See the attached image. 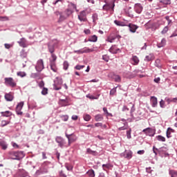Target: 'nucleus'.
Here are the masks:
<instances>
[{
  "mask_svg": "<svg viewBox=\"0 0 177 177\" xmlns=\"http://www.w3.org/2000/svg\"><path fill=\"white\" fill-rule=\"evenodd\" d=\"M105 4L102 7L103 10H106V12H109V10H111V12H114V6L115 4L114 3V0H110L107 1V0L104 1Z\"/></svg>",
  "mask_w": 177,
  "mask_h": 177,
  "instance_id": "1",
  "label": "nucleus"
},
{
  "mask_svg": "<svg viewBox=\"0 0 177 177\" xmlns=\"http://www.w3.org/2000/svg\"><path fill=\"white\" fill-rule=\"evenodd\" d=\"M10 156L12 160H21L24 157V152L23 151H11Z\"/></svg>",
  "mask_w": 177,
  "mask_h": 177,
  "instance_id": "2",
  "label": "nucleus"
},
{
  "mask_svg": "<svg viewBox=\"0 0 177 177\" xmlns=\"http://www.w3.org/2000/svg\"><path fill=\"white\" fill-rule=\"evenodd\" d=\"M4 81V84L7 86H11V88L16 86V82H15V80L12 77H5Z\"/></svg>",
  "mask_w": 177,
  "mask_h": 177,
  "instance_id": "3",
  "label": "nucleus"
},
{
  "mask_svg": "<svg viewBox=\"0 0 177 177\" xmlns=\"http://www.w3.org/2000/svg\"><path fill=\"white\" fill-rule=\"evenodd\" d=\"M132 151L125 150L124 152L120 153V157L127 158V160H131V158H132Z\"/></svg>",
  "mask_w": 177,
  "mask_h": 177,
  "instance_id": "4",
  "label": "nucleus"
},
{
  "mask_svg": "<svg viewBox=\"0 0 177 177\" xmlns=\"http://www.w3.org/2000/svg\"><path fill=\"white\" fill-rule=\"evenodd\" d=\"M55 141L62 149H63V147H66V140H64L63 138L57 136L55 138Z\"/></svg>",
  "mask_w": 177,
  "mask_h": 177,
  "instance_id": "5",
  "label": "nucleus"
},
{
  "mask_svg": "<svg viewBox=\"0 0 177 177\" xmlns=\"http://www.w3.org/2000/svg\"><path fill=\"white\" fill-rule=\"evenodd\" d=\"M63 84V80L61 79V77H56V79L54 80V89L55 91H59L62 89L61 87H57L56 85H62Z\"/></svg>",
  "mask_w": 177,
  "mask_h": 177,
  "instance_id": "6",
  "label": "nucleus"
},
{
  "mask_svg": "<svg viewBox=\"0 0 177 177\" xmlns=\"http://www.w3.org/2000/svg\"><path fill=\"white\" fill-rule=\"evenodd\" d=\"M78 19L80 21H87L88 19H86V11L83 10L80 12V14L78 15Z\"/></svg>",
  "mask_w": 177,
  "mask_h": 177,
  "instance_id": "7",
  "label": "nucleus"
},
{
  "mask_svg": "<svg viewBox=\"0 0 177 177\" xmlns=\"http://www.w3.org/2000/svg\"><path fill=\"white\" fill-rule=\"evenodd\" d=\"M142 132H145V133L148 136H154L156 134V131L151 128L145 129L142 130Z\"/></svg>",
  "mask_w": 177,
  "mask_h": 177,
  "instance_id": "8",
  "label": "nucleus"
},
{
  "mask_svg": "<svg viewBox=\"0 0 177 177\" xmlns=\"http://www.w3.org/2000/svg\"><path fill=\"white\" fill-rule=\"evenodd\" d=\"M23 106H24V102H19L16 107V113L18 115H21L23 114V112L21 111V109H23Z\"/></svg>",
  "mask_w": 177,
  "mask_h": 177,
  "instance_id": "9",
  "label": "nucleus"
},
{
  "mask_svg": "<svg viewBox=\"0 0 177 177\" xmlns=\"http://www.w3.org/2000/svg\"><path fill=\"white\" fill-rule=\"evenodd\" d=\"M66 137L67 138L68 141V146H70L71 143H73V142H75V140H77V137L73 134H66Z\"/></svg>",
  "mask_w": 177,
  "mask_h": 177,
  "instance_id": "10",
  "label": "nucleus"
},
{
  "mask_svg": "<svg viewBox=\"0 0 177 177\" xmlns=\"http://www.w3.org/2000/svg\"><path fill=\"white\" fill-rule=\"evenodd\" d=\"M43 68H44V61L42 59H39L37 61V65L35 66V69L37 71H41Z\"/></svg>",
  "mask_w": 177,
  "mask_h": 177,
  "instance_id": "11",
  "label": "nucleus"
},
{
  "mask_svg": "<svg viewBox=\"0 0 177 177\" xmlns=\"http://www.w3.org/2000/svg\"><path fill=\"white\" fill-rule=\"evenodd\" d=\"M134 10L136 13H138V15H140L143 10V6H142V4L140 3H136L134 6Z\"/></svg>",
  "mask_w": 177,
  "mask_h": 177,
  "instance_id": "12",
  "label": "nucleus"
},
{
  "mask_svg": "<svg viewBox=\"0 0 177 177\" xmlns=\"http://www.w3.org/2000/svg\"><path fill=\"white\" fill-rule=\"evenodd\" d=\"M73 13V11L68 10V14L60 13L59 14V21H63V20H66V18L70 16Z\"/></svg>",
  "mask_w": 177,
  "mask_h": 177,
  "instance_id": "13",
  "label": "nucleus"
},
{
  "mask_svg": "<svg viewBox=\"0 0 177 177\" xmlns=\"http://www.w3.org/2000/svg\"><path fill=\"white\" fill-rule=\"evenodd\" d=\"M14 177H26V171L24 169H19L14 175Z\"/></svg>",
  "mask_w": 177,
  "mask_h": 177,
  "instance_id": "14",
  "label": "nucleus"
},
{
  "mask_svg": "<svg viewBox=\"0 0 177 177\" xmlns=\"http://www.w3.org/2000/svg\"><path fill=\"white\" fill-rule=\"evenodd\" d=\"M18 44L22 48H27V40L25 38L20 39V40L18 41Z\"/></svg>",
  "mask_w": 177,
  "mask_h": 177,
  "instance_id": "15",
  "label": "nucleus"
},
{
  "mask_svg": "<svg viewBox=\"0 0 177 177\" xmlns=\"http://www.w3.org/2000/svg\"><path fill=\"white\" fill-rule=\"evenodd\" d=\"M128 26L131 32H136V30L139 28V26L132 24H129Z\"/></svg>",
  "mask_w": 177,
  "mask_h": 177,
  "instance_id": "16",
  "label": "nucleus"
},
{
  "mask_svg": "<svg viewBox=\"0 0 177 177\" xmlns=\"http://www.w3.org/2000/svg\"><path fill=\"white\" fill-rule=\"evenodd\" d=\"M131 61V64H133V66H138L139 64V58L136 55H133Z\"/></svg>",
  "mask_w": 177,
  "mask_h": 177,
  "instance_id": "17",
  "label": "nucleus"
},
{
  "mask_svg": "<svg viewBox=\"0 0 177 177\" xmlns=\"http://www.w3.org/2000/svg\"><path fill=\"white\" fill-rule=\"evenodd\" d=\"M109 52L113 54H115L118 52H121V50L117 48L115 46H113L109 48Z\"/></svg>",
  "mask_w": 177,
  "mask_h": 177,
  "instance_id": "18",
  "label": "nucleus"
},
{
  "mask_svg": "<svg viewBox=\"0 0 177 177\" xmlns=\"http://www.w3.org/2000/svg\"><path fill=\"white\" fill-rule=\"evenodd\" d=\"M4 97L7 102H12L13 100V95L10 93H6Z\"/></svg>",
  "mask_w": 177,
  "mask_h": 177,
  "instance_id": "19",
  "label": "nucleus"
},
{
  "mask_svg": "<svg viewBox=\"0 0 177 177\" xmlns=\"http://www.w3.org/2000/svg\"><path fill=\"white\" fill-rule=\"evenodd\" d=\"M152 60H154V54L153 53L147 55L145 58V62H151Z\"/></svg>",
  "mask_w": 177,
  "mask_h": 177,
  "instance_id": "20",
  "label": "nucleus"
},
{
  "mask_svg": "<svg viewBox=\"0 0 177 177\" xmlns=\"http://www.w3.org/2000/svg\"><path fill=\"white\" fill-rule=\"evenodd\" d=\"M151 104L152 106V107H157V97H151Z\"/></svg>",
  "mask_w": 177,
  "mask_h": 177,
  "instance_id": "21",
  "label": "nucleus"
},
{
  "mask_svg": "<svg viewBox=\"0 0 177 177\" xmlns=\"http://www.w3.org/2000/svg\"><path fill=\"white\" fill-rule=\"evenodd\" d=\"M0 146L2 150H6V149H8V144L6 142L3 141V140L0 139Z\"/></svg>",
  "mask_w": 177,
  "mask_h": 177,
  "instance_id": "22",
  "label": "nucleus"
},
{
  "mask_svg": "<svg viewBox=\"0 0 177 177\" xmlns=\"http://www.w3.org/2000/svg\"><path fill=\"white\" fill-rule=\"evenodd\" d=\"M93 48H89L88 47H84L82 48V53H91V52H93Z\"/></svg>",
  "mask_w": 177,
  "mask_h": 177,
  "instance_id": "23",
  "label": "nucleus"
},
{
  "mask_svg": "<svg viewBox=\"0 0 177 177\" xmlns=\"http://www.w3.org/2000/svg\"><path fill=\"white\" fill-rule=\"evenodd\" d=\"M57 57L55 54H51V58L50 59V64H56Z\"/></svg>",
  "mask_w": 177,
  "mask_h": 177,
  "instance_id": "24",
  "label": "nucleus"
},
{
  "mask_svg": "<svg viewBox=\"0 0 177 177\" xmlns=\"http://www.w3.org/2000/svg\"><path fill=\"white\" fill-rule=\"evenodd\" d=\"M59 104L63 107H65L66 106H68V101H67V100H60Z\"/></svg>",
  "mask_w": 177,
  "mask_h": 177,
  "instance_id": "25",
  "label": "nucleus"
},
{
  "mask_svg": "<svg viewBox=\"0 0 177 177\" xmlns=\"http://www.w3.org/2000/svg\"><path fill=\"white\" fill-rule=\"evenodd\" d=\"M89 42H96L97 41V35H93L88 38Z\"/></svg>",
  "mask_w": 177,
  "mask_h": 177,
  "instance_id": "26",
  "label": "nucleus"
},
{
  "mask_svg": "<svg viewBox=\"0 0 177 177\" xmlns=\"http://www.w3.org/2000/svg\"><path fill=\"white\" fill-rule=\"evenodd\" d=\"M86 152L88 153V154H92L93 156H97V152L95 151H93L92 149H91V148H88L86 149Z\"/></svg>",
  "mask_w": 177,
  "mask_h": 177,
  "instance_id": "27",
  "label": "nucleus"
},
{
  "mask_svg": "<svg viewBox=\"0 0 177 177\" xmlns=\"http://www.w3.org/2000/svg\"><path fill=\"white\" fill-rule=\"evenodd\" d=\"M86 97H88V98L90 99L91 100H97V99H99V95L95 96V95H93L88 94V95H86Z\"/></svg>",
  "mask_w": 177,
  "mask_h": 177,
  "instance_id": "28",
  "label": "nucleus"
},
{
  "mask_svg": "<svg viewBox=\"0 0 177 177\" xmlns=\"http://www.w3.org/2000/svg\"><path fill=\"white\" fill-rule=\"evenodd\" d=\"M95 120L97 122L103 121V115H100V114L96 115L95 116Z\"/></svg>",
  "mask_w": 177,
  "mask_h": 177,
  "instance_id": "29",
  "label": "nucleus"
},
{
  "mask_svg": "<svg viewBox=\"0 0 177 177\" xmlns=\"http://www.w3.org/2000/svg\"><path fill=\"white\" fill-rule=\"evenodd\" d=\"M115 40V37L113 36V35H110L107 37L106 41L108 42H110L111 44H112V42H114V41Z\"/></svg>",
  "mask_w": 177,
  "mask_h": 177,
  "instance_id": "30",
  "label": "nucleus"
},
{
  "mask_svg": "<svg viewBox=\"0 0 177 177\" xmlns=\"http://www.w3.org/2000/svg\"><path fill=\"white\" fill-rule=\"evenodd\" d=\"M166 42L167 40H165V39H162L161 42L158 44V48H162L163 46H165Z\"/></svg>",
  "mask_w": 177,
  "mask_h": 177,
  "instance_id": "31",
  "label": "nucleus"
},
{
  "mask_svg": "<svg viewBox=\"0 0 177 177\" xmlns=\"http://www.w3.org/2000/svg\"><path fill=\"white\" fill-rule=\"evenodd\" d=\"M169 174L171 176V177H177L176 170H169Z\"/></svg>",
  "mask_w": 177,
  "mask_h": 177,
  "instance_id": "32",
  "label": "nucleus"
},
{
  "mask_svg": "<svg viewBox=\"0 0 177 177\" xmlns=\"http://www.w3.org/2000/svg\"><path fill=\"white\" fill-rule=\"evenodd\" d=\"M83 118L84 121L88 122V121H91V119L92 118V117L89 114H84L83 115Z\"/></svg>",
  "mask_w": 177,
  "mask_h": 177,
  "instance_id": "33",
  "label": "nucleus"
},
{
  "mask_svg": "<svg viewBox=\"0 0 177 177\" xmlns=\"http://www.w3.org/2000/svg\"><path fill=\"white\" fill-rule=\"evenodd\" d=\"M1 115L3 117H10V115H12V112H10L9 111H6L5 112H1Z\"/></svg>",
  "mask_w": 177,
  "mask_h": 177,
  "instance_id": "34",
  "label": "nucleus"
},
{
  "mask_svg": "<svg viewBox=\"0 0 177 177\" xmlns=\"http://www.w3.org/2000/svg\"><path fill=\"white\" fill-rule=\"evenodd\" d=\"M86 174L89 177H95V171L93 169L88 170Z\"/></svg>",
  "mask_w": 177,
  "mask_h": 177,
  "instance_id": "35",
  "label": "nucleus"
},
{
  "mask_svg": "<svg viewBox=\"0 0 177 177\" xmlns=\"http://www.w3.org/2000/svg\"><path fill=\"white\" fill-rule=\"evenodd\" d=\"M50 68L54 73L57 71V67H56V64H50Z\"/></svg>",
  "mask_w": 177,
  "mask_h": 177,
  "instance_id": "36",
  "label": "nucleus"
},
{
  "mask_svg": "<svg viewBox=\"0 0 177 177\" xmlns=\"http://www.w3.org/2000/svg\"><path fill=\"white\" fill-rule=\"evenodd\" d=\"M114 23H115V24H116V26H120L121 27H124V26H125V24H124V22H122L121 21L115 20Z\"/></svg>",
  "mask_w": 177,
  "mask_h": 177,
  "instance_id": "37",
  "label": "nucleus"
},
{
  "mask_svg": "<svg viewBox=\"0 0 177 177\" xmlns=\"http://www.w3.org/2000/svg\"><path fill=\"white\" fill-rule=\"evenodd\" d=\"M124 127H121L118 128V131H125V129H128V122L124 124Z\"/></svg>",
  "mask_w": 177,
  "mask_h": 177,
  "instance_id": "38",
  "label": "nucleus"
},
{
  "mask_svg": "<svg viewBox=\"0 0 177 177\" xmlns=\"http://www.w3.org/2000/svg\"><path fill=\"white\" fill-rule=\"evenodd\" d=\"M113 80L115 82H121V77L118 75H114Z\"/></svg>",
  "mask_w": 177,
  "mask_h": 177,
  "instance_id": "39",
  "label": "nucleus"
},
{
  "mask_svg": "<svg viewBox=\"0 0 177 177\" xmlns=\"http://www.w3.org/2000/svg\"><path fill=\"white\" fill-rule=\"evenodd\" d=\"M131 132H132V129L131 128H129L127 131V139H131L132 138V136H131Z\"/></svg>",
  "mask_w": 177,
  "mask_h": 177,
  "instance_id": "40",
  "label": "nucleus"
},
{
  "mask_svg": "<svg viewBox=\"0 0 177 177\" xmlns=\"http://www.w3.org/2000/svg\"><path fill=\"white\" fill-rule=\"evenodd\" d=\"M10 123L9 120H2L1 122V127H6L8 124Z\"/></svg>",
  "mask_w": 177,
  "mask_h": 177,
  "instance_id": "41",
  "label": "nucleus"
},
{
  "mask_svg": "<svg viewBox=\"0 0 177 177\" xmlns=\"http://www.w3.org/2000/svg\"><path fill=\"white\" fill-rule=\"evenodd\" d=\"M102 168H103L104 171H106V169H109L111 168V165L110 163L102 165Z\"/></svg>",
  "mask_w": 177,
  "mask_h": 177,
  "instance_id": "42",
  "label": "nucleus"
},
{
  "mask_svg": "<svg viewBox=\"0 0 177 177\" xmlns=\"http://www.w3.org/2000/svg\"><path fill=\"white\" fill-rule=\"evenodd\" d=\"M171 132H174V129L169 127L167 131V138H171Z\"/></svg>",
  "mask_w": 177,
  "mask_h": 177,
  "instance_id": "43",
  "label": "nucleus"
},
{
  "mask_svg": "<svg viewBox=\"0 0 177 177\" xmlns=\"http://www.w3.org/2000/svg\"><path fill=\"white\" fill-rule=\"evenodd\" d=\"M156 139L159 142H165V138L162 136H156Z\"/></svg>",
  "mask_w": 177,
  "mask_h": 177,
  "instance_id": "44",
  "label": "nucleus"
},
{
  "mask_svg": "<svg viewBox=\"0 0 177 177\" xmlns=\"http://www.w3.org/2000/svg\"><path fill=\"white\" fill-rule=\"evenodd\" d=\"M48 50L51 55L53 54L55 52V47H53V46L48 45Z\"/></svg>",
  "mask_w": 177,
  "mask_h": 177,
  "instance_id": "45",
  "label": "nucleus"
},
{
  "mask_svg": "<svg viewBox=\"0 0 177 177\" xmlns=\"http://www.w3.org/2000/svg\"><path fill=\"white\" fill-rule=\"evenodd\" d=\"M18 77H21V78H23L24 77H26V75H27V74H26V72H18L17 73Z\"/></svg>",
  "mask_w": 177,
  "mask_h": 177,
  "instance_id": "46",
  "label": "nucleus"
},
{
  "mask_svg": "<svg viewBox=\"0 0 177 177\" xmlns=\"http://www.w3.org/2000/svg\"><path fill=\"white\" fill-rule=\"evenodd\" d=\"M41 95H43L44 96L48 95V88L43 87V89L41 91Z\"/></svg>",
  "mask_w": 177,
  "mask_h": 177,
  "instance_id": "47",
  "label": "nucleus"
},
{
  "mask_svg": "<svg viewBox=\"0 0 177 177\" xmlns=\"http://www.w3.org/2000/svg\"><path fill=\"white\" fill-rule=\"evenodd\" d=\"M115 92H117V87L112 88L110 91V95L111 96H114V94L115 93Z\"/></svg>",
  "mask_w": 177,
  "mask_h": 177,
  "instance_id": "48",
  "label": "nucleus"
},
{
  "mask_svg": "<svg viewBox=\"0 0 177 177\" xmlns=\"http://www.w3.org/2000/svg\"><path fill=\"white\" fill-rule=\"evenodd\" d=\"M61 118L62 120V121H68V115H64L61 116Z\"/></svg>",
  "mask_w": 177,
  "mask_h": 177,
  "instance_id": "49",
  "label": "nucleus"
},
{
  "mask_svg": "<svg viewBox=\"0 0 177 177\" xmlns=\"http://www.w3.org/2000/svg\"><path fill=\"white\" fill-rule=\"evenodd\" d=\"M92 19H93V21L94 22V23H96V20H97V14H96V13H95V14H93V16H92Z\"/></svg>",
  "mask_w": 177,
  "mask_h": 177,
  "instance_id": "50",
  "label": "nucleus"
},
{
  "mask_svg": "<svg viewBox=\"0 0 177 177\" xmlns=\"http://www.w3.org/2000/svg\"><path fill=\"white\" fill-rule=\"evenodd\" d=\"M9 17H0V21H8Z\"/></svg>",
  "mask_w": 177,
  "mask_h": 177,
  "instance_id": "51",
  "label": "nucleus"
},
{
  "mask_svg": "<svg viewBox=\"0 0 177 177\" xmlns=\"http://www.w3.org/2000/svg\"><path fill=\"white\" fill-rule=\"evenodd\" d=\"M102 60H104V62H109V60H110V58L107 55H104L102 56Z\"/></svg>",
  "mask_w": 177,
  "mask_h": 177,
  "instance_id": "52",
  "label": "nucleus"
},
{
  "mask_svg": "<svg viewBox=\"0 0 177 177\" xmlns=\"http://www.w3.org/2000/svg\"><path fill=\"white\" fill-rule=\"evenodd\" d=\"M84 67H85V66H84V65H76L75 68L76 70H82V68H84Z\"/></svg>",
  "mask_w": 177,
  "mask_h": 177,
  "instance_id": "53",
  "label": "nucleus"
},
{
  "mask_svg": "<svg viewBox=\"0 0 177 177\" xmlns=\"http://www.w3.org/2000/svg\"><path fill=\"white\" fill-rule=\"evenodd\" d=\"M160 106L162 109H165V102L162 100L160 102Z\"/></svg>",
  "mask_w": 177,
  "mask_h": 177,
  "instance_id": "54",
  "label": "nucleus"
},
{
  "mask_svg": "<svg viewBox=\"0 0 177 177\" xmlns=\"http://www.w3.org/2000/svg\"><path fill=\"white\" fill-rule=\"evenodd\" d=\"M68 68V62L67 61L64 62V69L67 70Z\"/></svg>",
  "mask_w": 177,
  "mask_h": 177,
  "instance_id": "55",
  "label": "nucleus"
},
{
  "mask_svg": "<svg viewBox=\"0 0 177 177\" xmlns=\"http://www.w3.org/2000/svg\"><path fill=\"white\" fill-rule=\"evenodd\" d=\"M161 32L162 34H167L168 32V26H165Z\"/></svg>",
  "mask_w": 177,
  "mask_h": 177,
  "instance_id": "56",
  "label": "nucleus"
},
{
  "mask_svg": "<svg viewBox=\"0 0 177 177\" xmlns=\"http://www.w3.org/2000/svg\"><path fill=\"white\" fill-rule=\"evenodd\" d=\"M73 53H77V55H82V54H83V53H82V48L80 49V50H74Z\"/></svg>",
  "mask_w": 177,
  "mask_h": 177,
  "instance_id": "57",
  "label": "nucleus"
},
{
  "mask_svg": "<svg viewBox=\"0 0 177 177\" xmlns=\"http://www.w3.org/2000/svg\"><path fill=\"white\" fill-rule=\"evenodd\" d=\"M4 46L6 48V49H10V48H12V46H13L12 44H5Z\"/></svg>",
  "mask_w": 177,
  "mask_h": 177,
  "instance_id": "58",
  "label": "nucleus"
},
{
  "mask_svg": "<svg viewBox=\"0 0 177 177\" xmlns=\"http://www.w3.org/2000/svg\"><path fill=\"white\" fill-rule=\"evenodd\" d=\"M166 102H167V104H169L170 103H172V98H165Z\"/></svg>",
  "mask_w": 177,
  "mask_h": 177,
  "instance_id": "59",
  "label": "nucleus"
},
{
  "mask_svg": "<svg viewBox=\"0 0 177 177\" xmlns=\"http://www.w3.org/2000/svg\"><path fill=\"white\" fill-rule=\"evenodd\" d=\"M39 88H44V86H45V83H44V81H41L39 83Z\"/></svg>",
  "mask_w": 177,
  "mask_h": 177,
  "instance_id": "60",
  "label": "nucleus"
},
{
  "mask_svg": "<svg viewBox=\"0 0 177 177\" xmlns=\"http://www.w3.org/2000/svg\"><path fill=\"white\" fill-rule=\"evenodd\" d=\"M160 80L161 79L160 77H156L153 80L154 82H156V84H160Z\"/></svg>",
  "mask_w": 177,
  "mask_h": 177,
  "instance_id": "61",
  "label": "nucleus"
},
{
  "mask_svg": "<svg viewBox=\"0 0 177 177\" xmlns=\"http://www.w3.org/2000/svg\"><path fill=\"white\" fill-rule=\"evenodd\" d=\"M66 168L68 171H71V169H73V166L69 165L68 166L67 164L66 165Z\"/></svg>",
  "mask_w": 177,
  "mask_h": 177,
  "instance_id": "62",
  "label": "nucleus"
},
{
  "mask_svg": "<svg viewBox=\"0 0 177 177\" xmlns=\"http://www.w3.org/2000/svg\"><path fill=\"white\" fill-rule=\"evenodd\" d=\"M84 33L86 34L87 35H89V34H91V30L85 29L84 30Z\"/></svg>",
  "mask_w": 177,
  "mask_h": 177,
  "instance_id": "63",
  "label": "nucleus"
},
{
  "mask_svg": "<svg viewBox=\"0 0 177 177\" xmlns=\"http://www.w3.org/2000/svg\"><path fill=\"white\" fill-rule=\"evenodd\" d=\"M59 176H61V177H67V176H66V174H64V173H63V171L59 172Z\"/></svg>",
  "mask_w": 177,
  "mask_h": 177,
  "instance_id": "64",
  "label": "nucleus"
}]
</instances>
